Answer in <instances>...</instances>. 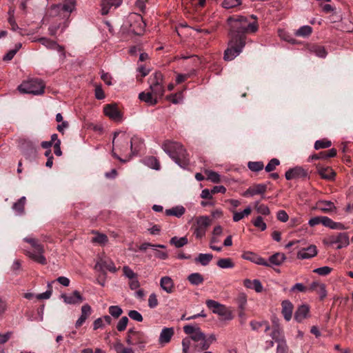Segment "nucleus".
Instances as JSON below:
<instances>
[{"label":"nucleus","instance_id":"nucleus-21","mask_svg":"<svg viewBox=\"0 0 353 353\" xmlns=\"http://www.w3.org/2000/svg\"><path fill=\"white\" fill-rule=\"evenodd\" d=\"M122 3V0H102L101 3V14L106 15L112 8H117Z\"/></svg>","mask_w":353,"mask_h":353},{"label":"nucleus","instance_id":"nucleus-34","mask_svg":"<svg viewBox=\"0 0 353 353\" xmlns=\"http://www.w3.org/2000/svg\"><path fill=\"white\" fill-rule=\"evenodd\" d=\"M139 99L145 102L150 105H154L157 103L158 100L157 98L152 94V93L150 91L148 92H142L139 94Z\"/></svg>","mask_w":353,"mask_h":353},{"label":"nucleus","instance_id":"nucleus-10","mask_svg":"<svg viewBox=\"0 0 353 353\" xmlns=\"http://www.w3.org/2000/svg\"><path fill=\"white\" fill-rule=\"evenodd\" d=\"M245 45V41H238L237 39L230 38L228 47L224 52V59L225 61L233 60L242 52Z\"/></svg>","mask_w":353,"mask_h":353},{"label":"nucleus","instance_id":"nucleus-16","mask_svg":"<svg viewBox=\"0 0 353 353\" xmlns=\"http://www.w3.org/2000/svg\"><path fill=\"white\" fill-rule=\"evenodd\" d=\"M215 341L216 336L214 334H212L208 336L204 335L201 340H199V342L194 343L192 347L196 351L201 352L207 350Z\"/></svg>","mask_w":353,"mask_h":353},{"label":"nucleus","instance_id":"nucleus-17","mask_svg":"<svg viewBox=\"0 0 353 353\" xmlns=\"http://www.w3.org/2000/svg\"><path fill=\"white\" fill-rule=\"evenodd\" d=\"M61 298L65 304L76 305L83 301V297L77 290L74 291L72 294H62Z\"/></svg>","mask_w":353,"mask_h":353},{"label":"nucleus","instance_id":"nucleus-47","mask_svg":"<svg viewBox=\"0 0 353 353\" xmlns=\"http://www.w3.org/2000/svg\"><path fill=\"white\" fill-rule=\"evenodd\" d=\"M252 224L257 228H259L261 231H264L267 228V225L264 222L263 218L260 216H257L256 219H252Z\"/></svg>","mask_w":353,"mask_h":353},{"label":"nucleus","instance_id":"nucleus-26","mask_svg":"<svg viewBox=\"0 0 353 353\" xmlns=\"http://www.w3.org/2000/svg\"><path fill=\"white\" fill-rule=\"evenodd\" d=\"M81 314L80 317L77 319L75 326L79 327L81 326L85 320L90 316L92 313V308L88 304H84L81 309Z\"/></svg>","mask_w":353,"mask_h":353},{"label":"nucleus","instance_id":"nucleus-42","mask_svg":"<svg viewBox=\"0 0 353 353\" xmlns=\"http://www.w3.org/2000/svg\"><path fill=\"white\" fill-rule=\"evenodd\" d=\"M188 281L194 285H198L203 282V277L199 273H192L188 277Z\"/></svg>","mask_w":353,"mask_h":353},{"label":"nucleus","instance_id":"nucleus-6","mask_svg":"<svg viewBox=\"0 0 353 353\" xmlns=\"http://www.w3.org/2000/svg\"><path fill=\"white\" fill-rule=\"evenodd\" d=\"M75 0H64L62 3L52 5L50 8L49 13L52 17L68 18L75 9Z\"/></svg>","mask_w":353,"mask_h":353},{"label":"nucleus","instance_id":"nucleus-24","mask_svg":"<svg viewBox=\"0 0 353 353\" xmlns=\"http://www.w3.org/2000/svg\"><path fill=\"white\" fill-rule=\"evenodd\" d=\"M265 190L266 185L264 184L254 185L244 192L243 196L248 197L253 196L256 194H261L265 192Z\"/></svg>","mask_w":353,"mask_h":353},{"label":"nucleus","instance_id":"nucleus-56","mask_svg":"<svg viewBox=\"0 0 353 353\" xmlns=\"http://www.w3.org/2000/svg\"><path fill=\"white\" fill-rule=\"evenodd\" d=\"M123 275L129 280L134 279L137 274L128 265H125L123 268Z\"/></svg>","mask_w":353,"mask_h":353},{"label":"nucleus","instance_id":"nucleus-8","mask_svg":"<svg viewBox=\"0 0 353 353\" xmlns=\"http://www.w3.org/2000/svg\"><path fill=\"white\" fill-rule=\"evenodd\" d=\"M205 304L207 307L212 310V313L219 315L223 320L231 321L233 319L234 316L232 311L225 305L221 304L218 301L212 299L207 300Z\"/></svg>","mask_w":353,"mask_h":353},{"label":"nucleus","instance_id":"nucleus-59","mask_svg":"<svg viewBox=\"0 0 353 353\" xmlns=\"http://www.w3.org/2000/svg\"><path fill=\"white\" fill-rule=\"evenodd\" d=\"M159 304L157 296L155 293H151L148 297V306L150 308H155Z\"/></svg>","mask_w":353,"mask_h":353},{"label":"nucleus","instance_id":"nucleus-11","mask_svg":"<svg viewBox=\"0 0 353 353\" xmlns=\"http://www.w3.org/2000/svg\"><path fill=\"white\" fill-rule=\"evenodd\" d=\"M324 243L328 245L335 246L336 249L346 248L350 244L349 236L345 232H340L327 236Z\"/></svg>","mask_w":353,"mask_h":353},{"label":"nucleus","instance_id":"nucleus-3","mask_svg":"<svg viewBox=\"0 0 353 353\" xmlns=\"http://www.w3.org/2000/svg\"><path fill=\"white\" fill-rule=\"evenodd\" d=\"M162 149L181 168L183 169L188 168L189 154L181 143L166 140L162 145Z\"/></svg>","mask_w":353,"mask_h":353},{"label":"nucleus","instance_id":"nucleus-39","mask_svg":"<svg viewBox=\"0 0 353 353\" xmlns=\"http://www.w3.org/2000/svg\"><path fill=\"white\" fill-rule=\"evenodd\" d=\"M252 212V208L250 206L245 208L241 212H233V217L232 219L234 222H238L240 220L243 219L245 216L250 215Z\"/></svg>","mask_w":353,"mask_h":353},{"label":"nucleus","instance_id":"nucleus-29","mask_svg":"<svg viewBox=\"0 0 353 353\" xmlns=\"http://www.w3.org/2000/svg\"><path fill=\"white\" fill-rule=\"evenodd\" d=\"M308 290L316 292L319 295L321 299H323L327 296L325 284L316 281L312 282L310 284Z\"/></svg>","mask_w":353,"mask_h":353},{"label":"nucleus","instance_id":"nucleus-18","mask_svg":"<svg viewBox=\"0 0 353 353\" xmlns=\"http://www.w3.org/2000/svg\"><path fill=\"white\" fill-rule=\"evenodd\" d=\"M37 41L39 43H41L43 46H46L47 48L50 50H56L58 52H61L63 59L65 57L63 47L59 46L56 41H52L46 37H41L38 39Z\"/></svg>","mask_w":353,"mask_h":353},{"label":"nucleus","instance_id":"nucleus-5","mask_svg":"<svg viewBox=\"0 0 353 353\" xmlns=\"http://www.w3.org/2000/svg\"><path fill=\"white\" fill-rule=\"evenodd\" d=\"M23 240L31 246L30 250H26V255L37 263L42 265L46 264L47 261L43 254L44 248L39 242L38 239L30 236L25 238Z\"/></svg>","mask_w":353,"mask_h":353},{"label":"nucleus","instance_id":"nucleus-37","mask_svg":"<svg viewBox=\"0 0 353 353\" xmlns=\"http://www.w3.org/2000/svg\"><path fill=\"white\" fill-rule=\"evenodd\" d=\"M213 258V255L210 253L199 254L194 259L196 263H200L203 266L208 265Z\"/></svg>","mask_w":353,"mask_h":353},{"label":"nucleus","instance_id":"nucleus-53","mask_svg":"<svg viewBox=\"0 0 353 353\" xmlns=\"http://www.w3.org/2000/svg\"><path fill=\"white\" fill-rule=\"evenodd\" d=\"M270 336L272 337V340H274L275 342L279 341L280 340L283 339L282 329L281 328H273L272 331L270 334Z\"/></svg>","mask_w":353,"mask_h":353},{"label":"nucleus","instance_id":"nucleus-33","mask_svg":"<svg viewBox=\"0 0 353 353\" xmlns=\"http://www.w3.org/2000/svg\"><path fill=\"white\" fill-rule=\"evenodd\" d=\"M286 259V256L283 253L276 252L270 256L269 261H268L270 266L272 265H281Z\"/></svg>","mask_w":353,"mask_h":353},{"label":"nucleus","instance_id":"nucleus-19","mask_svg":"<svg viewBox=\"0 0 353 353\" xmlns=\"http://www.w3.org/2000/svg\"><path fill=\"white\" fill-rule=\"evenodd\" d=\"M104 114L111 119L119 121L121 120V114L115 104L106 105L103 108Z\"/></svg>","mask_w":353,"mask_h":353},{"label":"nucleus","instance_id":"nucleus-41","mask_svg":"<svg viewBox=\"0 0 353 353\" xmlns=\"http://www.w3.org/2000/svg\"><path fill=\"white\" fill-rule=\"evenodd\" d=\"M170 244L174 245L176 248H181L188 244V240L186 236H174L170 239Z\"/></svg>","mask_w":353,"mask_h":353},{"label":"nucleus","instance_id":"nucleus-51","mask_svg":"<svg viewBox=\"0 0 353 353\" xmlns=\"http://www.w3.org/2000/svg\"><path fill=\"white\" fill-rule=\"evenodd\" d=\"M241 4V0H223L222 6L224 8L230 9Z\"/></svg>","mask_w":353,"mask_h":353},{"label":"nucleus","instance_id":"nucleus-61","mask_svg":"<svg viewBox=\"0 0 353 353\" xmlns=\"http://www.w3.org/2000/svg\"><path fill=\"white\" fill-rule=\"evenodd\" d=\"M128 316L132 319L138 322H141L143 321L142 315L137 310H130L128 313Z\"/></svg>","mask_w":353,"mask_h":353},{"label":"nucleus","instance_id":"nucleus-57","mask_svg":"<svg viewBox=\"0 0 353 353\" xmlns=\"http://www.w3.org/2000/svg\"><path fill=\"white\" fill-rule=\"evenodd\" d=\"M122 312V309L118 305H112L109 307V313L114 318H118Z\"/></svg>","mask_w":353,"mask_h":353},{"label":"nucleus","instance_id":"nucleus-32","mask_svg":"<svg viewBox=\"0 0 353 353\" xmlns=\"http://www.w3.org/2000/svg\"><path fill=\"white\" fill-rule=\"evenodd\" d=\"M243 285L245 288L254 290L258 293L261 292L263 290V285L258 279L252 281L246 279L243 281Z\"/></svg>","mask_w":353,"mask_h":353},{"label":"nucleus","instance_id":"nucleus-35","mask_svg":"<svg viewBox=\"0 0 353 353\" xmlns=\"http://www.w3.org/2000/svg\"><path fill=\"white\" fill-rule=\"evenodd\" d=\"M316 170L320 176H335L336 174L332 168L321 164L317 165Z\"/></svg>","mask_w":353,"mask_h":353},{"label":"nucleus","instance_id":"nucleus-27","mask_svg":"<svg viewBox=\"0 0 353 353\" xmlns=\"http://www.w3.org/2000/svg\"><path fill=\"white\" fill-rule=\"evenodd\" d=\"M314 209L319 210L322 212H330L334 211L336 208L334 204L329 201H319L316 203V206Z\"/></svg>","mask_w":353,"mask_h":353},{"label":"nucleus","instance_id":"nucleus-12","mask_svg":"<svg viewBox=\"0 0 353 353\" xmlns=\"http://www.w3.org/2000/svg\"><path fill=\"white\" fill-rule=\"evenodd\" d=\"M211 219L208 216H201L196 219L194 226V235L198 239L205 236L207 228L211 225Z\"/></svg>","mask_w":353,"mask_h":353},{"label":"nucleus","instance_id":"nucleus-36","mask_svg":"<svg viewBox=\"0 0 353 353\" xmlns=\"http://www.w3.org/2000/svg\"><path fill=\"white\" fill-rule=\"evenodd\" d=\"M309 50L320 58H325L327 54L325 48L320 45H312L310 46Z\"/></svg>","mask_w":353,"mask_h":353},{"label":"nucleus","instance_id":"nucleus-45","mask_svg":"<svg viewBox=\"0 0 353 353\" xmlns=\"http://www.w3.org/2000/svg\"><path fill=\"white\" fill-rule=\"evenodd\" d=\"M145 165L148 167L159 170L160 169V163L154 157H149L144 160Z\"/></svg>","mask_w":353,"mask_h":353},{"label":"nucleus","instance_id":"nucleus-13","mask_svg":"<svg viewBox=\"0 0 353 353\" xmlns=\"http://www.w3.org/2000/svg\"><path fill=\"white\" fill-rule=\"evenodd\" d=\"M130 30L137 35L143 33L145 28V23L143 17L137 13H132L129 17Z\"/></svg>","mask_w":353,"mask_h":353},{"label":"nucleus","instance_id":"nucleus-48","mask_svg":"<svg viewBox=\"0 0 353 353\" xmlns=\"http://www.w3.org/2000/svg\"><path fill=\"white\" fill-rule=\"evenodd\" d=\"M248 167L253 172H259L263 169L264 165L262 161H250L248 163Z\"/></svg>","mask_w":353,"mask_h":353},{"label":"nucleus","instance_id":"nucleus-9","mask_svg":"<svg viewBox=\"0 0 353 353\" xmlns=\"http://www.w3.org/2000/svg\"><path fill=\"white\" fill-rule=\"evenodd\" d=\"M150 90L152 94L158 99L161 98L165 90L163 85V74L160 72H156L148 79Z\"/></svg>","mask_w":353,"mask_h":353},{"label":"nucleus","instance_id":"nucleus-30","mask_svg":"<svg viewBox=\"0 0 353 353\" xmlns=\"http://www.w3.org/2000/svg\"><path fill=\"white\" fill-rule=\"evenodd\" d=\"M174 335V329L172 327H164L159 336V342L161 345L168 343Z\"/></svg>","mask_w":353,"mask_h":353},{"label":"nucleus","instance_id":"nucleus-15","mask_svg":"<svg viewBox=\"0 0 353 353\" xmlns=\"http://www.w3.org/2000/svg\"><path fill=\"white\" fill-rule=\"evenodd\" d=\"M241 257L243 259L251 261L255 264L263 265L265 267H270V264L268 263V262L256 253L250 251H245L243 252V253L241 255Z\"/></svg>","mask_w":353,"mask_h":353},{"label":"nucleus","instance_id":"nucleus-40","mask_svg":"<svg viewBox=\"0 0 353 353\" xmlns=\"http://www.w3.org/2000/svg\"><path fill=\"white\" fill-rule=\"evenodd\" d=\"M26 201L25 196H22L17 202L14 203L12 209L18 215L23 214L24 210V205Z\"/></svg>","mask_w":353,"mask_h":353},{"label":"nucleus","instance_id":"nucleus-52","mask_svg":"<svg viewBox=\"0 0 353 353\" xmlns=\"http://www.w3.org/2000/svg\"><path fill=\"white\" fill-rule=\"evenodd\" d=\"M254 207L256 212L261 214L267 216L270 214L268 207L264 204H260L259 202L254 203Z\"/></svg>","mask_w":353,"mask_h":353},{"label":"nucleus","instance_id":"nucleus-23","mask_svg":"<svg viewBox=\"0 0 353 353\" xmlns=\"http://www.w3.org/2000/svg\"><path fill=\"white\" fill-rule=\"evenodd\" d=\"M311 174L308 169L301 166H296L289 169L285 174V176H307Z\"/></svg>","mask_w":353,"mask_h":353},{"label":"nucleus","instance_id":"nucleus-7","mask_svg":"<svg viewBox=\"0 0 353 353\" xmlns=\"http://www.w3.org/2000/svg\"><path fill=\"white\" fill-rule=\"evenodd\" d=\"M44 88L45 84L43 81L39 79H32L24 81L18 87L20 92L34 95L42 94L44 92Z\"/></svg>","mask_w":353,"mask_h":353},{"label":"nucleus","instance_id":"nucleus-54","mask_svg":"<svg viewBox=\"0 0 353 353\" xmlns=\"http://www.w3.org/2000/svg\"><path fill=\"white\" fill-rule=\"evenodd\" d=\"M332 268L329 266H323L313 270V272L318 274L320 276H327L331 273Z\"/></svg>","mask_w":353,"mask_h":353},{"label":"nucleus","instance_id":"nucleus-46","mask_svg":"<svg viewBox=\"0 0 353 353\" xmlns=\"http://www.w3.org/2000/svg\"><path fill=\"white\" fill-rule=\"evenodd\" d=\"M312 32V27H310V26H303L296 31L295 35L297 37H306L310 35Z\"/></svg>","mask_w":353,"mask_h":353},{"label":"nucleus","instance_id":"nucleus-63","mask_svg":"<svg viewBox=\"0 0 353 353\" xmlns=\"http://www.w3.org/2000/svg\"><path fill=\"white\" fill-rule=\"evenodd\" d=\"M308 290V289L301 283H297L294 285H293L291 288L292 292H305Z\"/></svg>","mask_w":353,"mask_h":353},{"label":"nucleus","instance_id":"nucleus-1","mask_svg":"<svg viewBox=\"0 0 353 353\" xmlns=\"http://www.w3.org/2000/svg\"><path fill=\"white\" fill-rule=\"evenodd\" d=\"M228 23L230 26V37L237 39L238 41H245L247 33H254L258 30L256 23H250L243 16L230 17Z\"/></svg>","mask_w":353,"mask_h":353},{"label":"nucleus","instance_id":"nucleus-64","mask_svg":"<svg viewBox=\"0 0 353 353\" xmlns=\"http://www.w3.org/2000/svg\"><path fill=\"white\" fill-rule=\"evenodd\" d=\"M154 256L161 260H165L168 258V254L166 251L156 250L154 252Z\"/></svg>","mask_w":353,"mask_h":353},{"label":"nucleus","instance_id":"nucleus-38","mask_svg":"<svg viewBox=\"0 0 353 353\" xmlns=\"http://www.w3.org/2000/svg\"><path fill=\"white\" fill-rule=\"evenodd\" d=\"M185 212V209L182 205H177L170 209L165 210V214L168 216L181 217Z\"/></svg>","mask_w":353,"mask_h":353},{"label":"nucleus","instance_id":"nucleus-43","mask_svg":"<svg viewBox=\"0 0 353 353\" xmlns=\"http://www.w3.org/2000/svg\"><path fill=\"white\" fill-rule=\"evenodd\" d=\"M113 347L117 353H134L131 347H125L120 341L115 343Z\"/></svg>","mask_w":353,"mask_h":353},{"label":"nucleus","instance_id":"nucleus-62","mask_svg":"<svg viewBox=\"0 0 353 353\" xmlns=\"http://www.w3.org/2000/svg\"><path fill=\"white\" fill-rule=\"evenodd\" d=\"M129 287L132 290H137L140 287V283L138 280V276H135L134 279L128 280Z\"/></svg>","mask_w":353,"mask_h":353},{"label":"nucleus","instance_id":"nucleus-20","mask_svg":"<svg viewBox=\"0 0 353 353\" xmlns=\"http://www.w3.org/2000/svg\"><path fill=\"white\" fill-rule=\"evenodd\" d=\"M317 248L315 245H311L307 248L301 249L297 253L299 259H309L317 254Z\"/></svg>","mask_w":353,"mask_h":353},{"label":"nucleus","instance_id":"nucleus-4","mask_svg":"<svg viewBox=\"0 0 353 353\" xmlns=\"http://www.w3.org/2000/svg\"><path fill=\"white\" fill-rule=\"evenodd\" d=\"M183 331L185 334L190 335V336L184 338L182 341V353H189L192 346H193L194 343H199V340H201L205 334L196 325H185L183 326Z\"/></svg>","mask_w":353,"mask_h":353},{"label":"nucleus","instance_id":"nucleus-22","mask_svg":"<svg viewBox=\"0 0 353 353\" xmlns=\"http://www.w3.org/2000/svg\"><path fill=\"white\" fill-rule=\"evenodd\" d=\"M161 288L168 294H172L175 289L174 283L171 277L165 276L160 279Z\"/></svg>","mask_w":353,"mask_h":353},{"label":"nucleus","instance_id":"nucleus-25","mask_svg":"<svg viewBox=\"0 0 353 353\" xmlns=\"http://www.w3.org/2000/svg\"><path fill=\"white\" fill-rule=\"evenodd\" d=\"M310 307L307 305H300L295 312L294 319L299 322H302L309 316Z\"/></svg>","mask_w":353,"mask_h":353},{"label":"nucleus","instance_id":"nucleus-58","mask_svg":"<svg viewBox=\"0 0 353 353\" xmlns=\"http://www.w3.org/2000/svg\"><path fill=\"white\" fill-rule=\"evenodd\" d=\"M102 266L111 272H116L117 269L114 263L112 261H103L101 263Z\"/></svg>","mask_w":353,"mask_h":353},{"label":"nucleus","instance_id":"nucleus-60","mask_svg":"<svg viewBox=\"0 0 353 353\" xmlns=\"http://www.w3.org/2000/svg\"><path fill=\"white\" fill-rule=\"evenodd\" d=\"M128 319L126 316H123L117 323V328L119 331H123L128 325Z\"/></svg>","mask_w":353,"mask_h":353},{"label":"nucleus","instance_id":"nucleus-50","mask_svg":"<svg viewBox=\"0 0 353 353\" xmlns=\"http://www.w3.org/2000/svg\"><path fill=\"white\" fill-rule=\"evenodd\" d=\"M332 142L327 139L317 140L314 143V148L316 150H320L323 148H327L330 147Z\"/></svg>","mask_w":353,"mask_h":353},{"label":"nucleus","instance_id":"nucleus-49","mask_svg":"<svg viewBox=\"0 0 353 353\" xmlns=\"http://www.w3.org/2000/svg\"><path fill=\"white\" fill-rule=\"evenodd\" d=\"M94 234L95 236L92 238V242L99 243L101 245H105L108 242V237L105 234L98 232H94Z\"/></svg>","mask_w":353,"mask_h":353},{"label":"nucleus","instance_id":"nucleus-44","mask_svg":"<svg viewBox=\"0 0 353 353\" xmlns=\"http://www.w3.org/2000/svg\"><path fill=\"white\" fill-rule=\"evenodd\" d=\"M217 265L223 269L232 268L234 263L230 258L221 259L217 261Z\"/></svg>","mask_w":353,"mask_h":353},{"label":"nucleus","instance_id":"nucleus-14","mask_svg":"<svg viewBox=\"0 0 353 353\" xmlns=\"http://www.w3.org/2000/svg\"><path fill=\"white\" fill-rule=\"evenodd\" d=\"M126 343L129 345H139L141 347L146 343V340L143 332L130 329L128 332Z\"/></svg>","mask_w":353,"mask_h":353},{"label":"nucleus","instance_id":"nucleus-31","mask_svg":"<svg viewBox=\"0 0 353 353\" xmlns=\"http://www.w3.org/2000/svg\"><path fill=\"white\" fill-rule=\"evenodd\" d=\"M322 224L325 227L329 228L332 230H342L346 228L343 223L339 222H335L327 216H323Z\"/></svg>","mask_w":353,"mask_h":353},{"label":"nucleus","instance_id":"nucleus-2","mask_svg":"<svg viewBox=\"0 0 353 353\" xmlns=\"http://www.w3.org/2000/svg\"><path fill=\"white\" fill-rule=\"evenodd\" d=\"M117 137H119L117 140L119 142V150L125 154V159L120 158L114 151H112V155L121 162H127L130 161L132 155L137 153L140 150V146L138 145V143L141 144L140 140L135 136L130 139L129 135L124 132H115L112 140L113 145L115 144V139Z\"/></svg>","mask_w":353,"mask_h":353},{"label":"nucleus","instance_id":"nucleus-55","mask_svg":"<svg viewBox=\"0 0 353 353\" xmlns=\"http://www.w3.org/2000/svg\"><path fill=\"white\" fill-rule=\"evenodd\" d=\"M280 161L277 159H272L268 165L265 167V170L267 172H270L275 170L276 167L279 165Z\"/></svg>","mask_w":353,"mask_h":353},{"label":"nucleus","instance_id":"nucleus-28","mask_svg":"<svg viewBox=\"0 0 353 353\" xmlns=\"http://www.w3.org/2000/svg\"><path fill=\"white\" fill-rule=\"evenodd\" d=\"M282 310L281 313L284 317V319L287 321H290L292 316L293 312V304L288 300H285L281 303Z\"/></svg>","mask_w":353,"mask_h":353}]
</instances>
